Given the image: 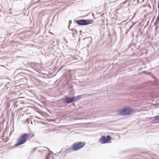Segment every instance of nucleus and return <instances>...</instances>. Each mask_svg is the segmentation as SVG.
I'll return each mask as SVG.
<instances>
[{
    "label": "nucleus",
    "instance_id": "nucleus-1",
    "mask_svg": "<svg viewBox=\"0 0 159 159\" xmlns=\"http://www.w3.org/2000/svg\"><path fill=\"white\" fill-rule=\"evenodd\" d=\"M29 135L30 134L24 133L21 135L17 140V143L15 144V146H18L25 143L27 140V138Z\"/></svg>",
    "mask_w": 159,
    "mask_h": 159
},
{
    "label": "nucleus",
    "instance_id": "nucleus-2",
    "mask_svg": "<svg viewBox=\"0 0 159 159\" xmlns=\"http://www.w3.org/2000/svg\"><path fill=\"white\" fill-rule=\"evenodd\" d=\"M85 145V143L84 142H76L73 144L72 146V149L73 151H76L83 148Z\"/></svg>",
    "mask_w": 159,
    "mask_h": 159
},
{
    "label": "nucleus",
    "instance_id": "nucleus-3",
    "mask_svg": "<svg viewBox=\"0 0 159 159\" xmlns=\"http://www.w3.org/2000/svg\"><path fill=\"white\" fill-rule=\"evenodd\" d=\"M75 21L79 25H86L92 24L93 20L81 19L75 20Z\"/></svg>",
    "mask_w": 159,
    "mask_h": 159
},
{
    "label": "nucleus",
    "instance_id": "nucleus-4",
    "mask_svg": "<svg viewBox=\"0 0 159 159\" xmlns=\"http://www.w3.org/2000/svg\"><path fill=\"white\" fill-rule=\"evenodd\" d=\"M132 111V110L131 109L125 108L120 111L119 112V113L121 115H128L130 114Z\"/></svg>",
    "mask_w": 159,
    "mask_h": 159
},
{
    "label": "nucleus",
    "instance_id": "nucleus-5",
    "mask_svg": "<svg viewBox=\"0 0 159 159\" xmlns=\"http://www.w3.org/2000/svg\"><path fill=\"white\" fill-rule=\"evenodd\" d=\"M111 139V138L109 136H103L100 138L99 141L102 144H104L110 141Z\"/></svg>",
    "mask_w": 159,
    "mask_h": 159
},
{
    "label": "nucleus",
    "instance_id": "nucleus-6",
    "mask_svg": "<svg viewBox=\"0 0 159 159\" xmlns=\"http://www.w3.org/2000/svg\"><path fill=\"white\" fill-rule=\"evenodd\" d=\"M63 102L66 103H70L73 102L72 97H66L61 99Z\"/></svg>",
    "mask_w": 159,
    "mask_h": 159
},
{
    "label": "nucleus",
    "instance_id": "nucleus-7",
    "mask_svg": "<svg viewBox=\"0 0 159 159\" xmlns=\"http://www.w3.org/2000/svg\"><path fill=\"white\" fill-rule=\"evenodd\" d=\"M72 99L73 100V102H75L76 101H77L81 98L80 95H77V96H72Z\"/></svg>",
    "mask_w": 159,
    "mask_h": 159
},
{
    "label": "nucleus",
    "instance_id": "nucleus-8",
    "mask_svg": "<svg viewBox=\"0 0 159 159\" xmlns=\"http://www.w3.org/2000/svg\"><path fill=\"white\" fill-rule=\"evenodd\" d=\"M153 121L154 123L159 122V116H155L153 119Z\"/></svg>",
    "mask_w": 159,
    "mask_h": 159
},
{
    "label": "nucleus",
    "instance_id": "nucleus-9",
    "mask_svg": "<svg viewBox=\"0 0 159 159\" xmlns=\"http://www.w3.org/2000/svg\"><path fill=\"white\" fill-rule=\"evenodd\" d=\"M72 149L71 148H67L66 149V151L67 152H71Z\"/></svg>",
    "mask_w": 159,
    "mask_h": 159
},
{
    "label": "nucleus",
    "instance_id": "nucleus-10",
    "mask_svg": "<svg viewBox=\"0 0 159 159\" xmlns=\"http://www.w3.org/2000/svg\"><path fill=\"white\" fill-rule=\"evenodd\" d=\"M159 20H156V21H155L154 24L155 25H157L159 23Z\"/></svg>",
    "mask_w": 159,
    "mask_h": 159
},
{
    "label": "nucleus",
    "instance_id": "nucleus-11",
    "mask_svg": "<svg viewBox=\"0 0 159 159\" xmlns=\"http://www.w3.org/2000/svg\"><path fill=\"white\" fill-rule=\"evenodd\" d=\"M159 20H156V21H155L154 24L155 25H157L159 23Z\"/></svg>",
    "mask_w": 159,
    "mask_h": 159
},
{
    "label": "nucleus",
    "instance_id": "nucleus-12",
    "mask_svg": "<svg viewBox=\"0 0 159 159\" xmlns=\"http://www.w3.org/2000/svg\"><path fill=\"white\" fill-rule=\"evenodd\" d=\"M159 20H156V21H155L154 24L155 25H157L159 23Z\"/></svg>",
    "mask_w": 159,
    "mask_h": 159
},
{
    "label": "nucleus",
    "instance_id": "nucleus-13",
    "mask_svg": "<svg viewBox=\"0 0 159 159\" xmlns=\"http://www.w3.org/2000/svg\"><path fill=\"white\" fill-rule=\"evenodd\" d=\"M37 148H33L32 150L31 151V152L32 153H33L34 152V151L36 150V149Z\"/></svg>",
    "mask_w": 159,
    "mask_h": 159
},
{
    "label": "nucleus",
    "instance_id": "nucleus-14",
    "mask_svg": "<svg viewBox=\"0 0 159 159\" xmlns=\"http://www.w3.org/2000/svg\"><path fill=\"white\" fill-rule=\"evenodd\" d=\"M50 158V157L49 156V154L46 157V159H49Z\"/></svg>",
    "mask_w": 159,
    "mask_h": 159
},
{
    "label": "nucleus",
    "instance_id": "nucleus-15",
    "mask_svg": "<svg viewBox=\"0 0 159 159\" xmlns=\"http://www.w3.org/2000/svg\"><path fill=\"white\" fill-rule=\"evenodd\" d=\"M156 20H159V12H158V16H157V18Z\"/></svg>",
    "mask_w": 159,
    "mask_h": 159
},
{
    "label": "nucleus",
    "instance_id": "nucleus-16",
    "mask_svg": "<svg viewBox=\"0 0 159 159\" xmlns=\"http://www.w3.org/2000/svg\"><path fill=\"white\" fill-rule=\"evenodd\" d=\"M21 74V73H20L18 74V75L17 76V77H18V76L20 75V74Z\"/></svg>",
    "mask_w": 159,
    "mask_h": 159
},
{
    "label": "nucleus",
    "instance_id": "nucleus-17",
    "mask_svg": "<svg viewBox=\"0 0 159 159\" xmlns=\"http://www.w3.org/2000/svg\"><path fill=\"white\" fill-rule=\"evenodd\" d=\"M72 23V21L71 20H70L69 21V24H70V23Z\"/></svg>",
    "mask_w": 159,
    "mask_h": 159
},
{
    "label": "nucleus",
    "instance_id": "nucleus-18",
    "mask_svg": "<svg viewBox=\"0 0 159 159\" xmlns=\"http://www.w3.org/2000/svg\"><path fill=\"white\" fill-rule=\"evenodd\" d=\"M34 134H32V136H31V137H34Z\"/></svg>",
    "mask_w": 159,
    "mask_h": 159
},
{
    "label": "nucleus",
    "instance_id": "nucleus-19",
    "mask_svg": "<svg viewBox=\"0 0 159 159\" xmlns=\"http://www.w3.org/2000/svg\"><path fill=\"white\" fill-rule=\"evenodd\" d=\"M46 148L48 149H49V148H47V147H45Z\"/></svg>",
    "mask_w": 159,
    "mask_h": 159
}]
</instances>
